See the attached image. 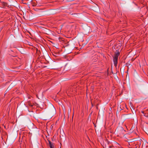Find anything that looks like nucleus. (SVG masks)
Returning a JSON list of instances; mask_svg holds the SVG:
<instances>
[{
    "mask_svg": "<svg viewBox=\"0 0 148 148\" xmlns=\"http://www.w3.org/2000/svg\"><path fill=\"white\" fill-rule=\"evenodd\" d=\"M118 134L120 136H123L125 134V130L122 127H121L118 128L117 130Z\"/></svg>",
    "mask_w": 148,
    "mask_h": 148,
    "instance_id": "f03ea898",
    "label": "nucleus"
},
{
    "mask_svg": "<svg viewBox=\"0 0 148 148\" xmlns=\"http://www.w3.org/2000/svg\"><path fill=\"white\" fill-rule=\"evenodd\" d=\"M48 141L49 142V145H50V144H51V143H52L49 140H48Z\"/></svg>",
    "mask_w": 148,
    "mask_h": 148,
    "instance_id": "1a4fd4ad",
    "label": "nucleus"
},
{
    "mask_svg": "<svg viewBox=\"0 0 148 148\" xmlns=\"http://www.w3.org/2000/svg\"><path fill=\"white\" fill-rule=\"evenodd\" d=\"M38 52H40V51H39L38 52V51H37L36 53H38Z\"/></svg>",
    "mask_w": 148,
    "mask_h": 148,
    "instance_id": "ddd939ff",
    "label": "nucleus"
},
{
    "mask_svg": "<svg viewBox=\"0 0 148 148\" xmlns=\"http://www.w3.org/2000/svg\"><path fill=\"white\" fill-rule=\"evenodd\" d=\"M27 97L28 99H30L31 98V96L29 95H27Z\"/></svg>",
    "mask_w": 148,
    "mask_h": 148,
    "instance_id": "6e6552de",
    "label": "nucleus"
},
{
    "mask_svg": "<svg viewBox=\"0 0 148 148\" xmlns=\"http://www.w3.org/2000/svg\"><path fill=\"white\" fill-rule=\"evenodd\" d=\"M48 141L49 142V145H50V144H51V143H52L49 140H48Z\"/></svg>",
    "mask_w": 148,
    "mask_h": 148,
    "instance_id": "9d476101",
    "label": "nucleus"
},
{
    "mask_svg": "<svg viewBox=\"0 0 148 148\" xmlns=\"http://www.w3.org/2000/svg\"><path fill=\"white\" fill-rule=\"evenodd\" d=\"M120 55V53L117 51L115 53L114 56L113 57V61L114 66L116 67L117 66L119 56Z\"/></svg>",
    "mask_w": 148,
    "mask_h": 148,
    "instance_id": "f257e3e1",
    "label": "nucleus"
},
{
    "mask_svg": "<svg viewBox=\"0 0 148 148\" xmlns=\"http://www.w3.org/2000/svg\"><path fill=\"white\" fill-rule=\"evenodd\" d=\"M75 90V86H71L70 87H69L66 90V92L68 93H71L72 92L74 91H76Z\"/></svg>",
    "mask_w": 148,
    "mask_h": 148,
    "instance_id": "7ed1b4c3",
    "label": "nucleus"
},
{
    "mask_svg": "<svg viewBox=\"0 0 148 148\" xmlns=\"http://www.w3.org/2000/svg\"><path fill=\"white\" fill-rule=\"evenodd\" d=\"M31 38V39L32 40H33L35 41L36 42H38V40H37L36 38Z\"/></svg>",
    "mask_w": 148,
    "mask_h": 148,
    "instance_id": "423d86ee",
    "label": "nucleus"
},
{
    "mask_svg": "<svg viewBox=\"0 0 148 148\" xmlns=\"http://www.w3.org/2000/svg\"><path fill=\"white\" fill-rule=\"evenodd\" d=\"M26 103L30 107H32L34 105V103H32L30 101H28L26 102Z\"/></svg>",
    "mask_w": 148,
    "mask_h": 148,
    "instance_id": "39448f33",
    "label": "nucleus"
},
{
    "mask_svg": "<svg viewBox=\"0 0 148 148\" xmlns=\"http://www.w3.org/2000/svg\"><path fill=\"white\" fill-rule=\"evenodd\" d=\"M55 54H56L55 53H53V55L54 56H57Z\"/></svg>",
    "mask_w": 148,
    "mask_h": 148,
    "instance_id": "9b49d317",
    "label": "nucleus"
},
{
    "mask_svg": "<svg viewBox=\"0 0 148 148\" xmlns=\"http://www.w3.org/2000/svg\"><path fill=\"white\" fill-rule=\"evenodd\" d=\"M50 148H53L54 145L53 143H51V144L49 145Z\"/></svg>",
    "mask_w": 148,
    "mask_h": 148,
    "instance_id": "0eeeda50",
    "label": "nucleus"
},
{
    "mask_svg": "<svg viewBox=\"0 0 148 148\" xmlns=\"http://www.w3.org/2000/svg\"><path fill=\"white\" fill-rule=\"evenodd\" d=\"M141 112H142V113H143V114H145V113H144V111H141Z\"/></svg>",
    "mask_w": 148,
    "mask_h": 148,
    "instance_id": "f8f14e48",
    "label": "nucleus"
},
{
    "mask_svg": "<svg viewBox=\"0 0 148 148\" xmlns=\"http://www.w3.org/2000/svg\"><path fill=\"white\" fill-rule=\"evenodd\" d=\"M58 40L60 42L64 44H67L69 42L68 40H65L63 38H58Z\"/></svg>",
    "mask_w": 148,
    "mask_h": 148,
    "instance_id": "20e7f679",
    "label": "nucleus"
}]
</instances>
